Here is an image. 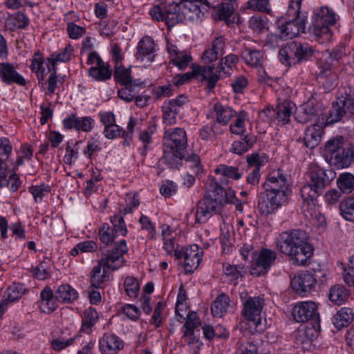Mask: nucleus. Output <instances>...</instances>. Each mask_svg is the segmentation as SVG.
Here are the masks:
<instances>
[{"mask_svg": "<svg viewBox=\"0 0 354 354\" xmlns=\"http://www.w3.org/2000/svg\"><path fill=\"white\" fill-rule=\"evenodd\" d=\"M108 269L102 262L98 261L91 272V285L96 288H102L109 279Z\"/></svg>", "mask_w": 354, "mask_h": 354, "instance_id": "2f4dec72", "label": "nucleus"}, {"mask_svg": "<svg viewBox=\"0 0 354 354\" xmlns=\"http://www.w3.org/2000/svg\"><path fill=\"white\" fill-rule=\"evenodd\" d=\"M239 62L238 57L234 54H229L219 60L218 65L215 68L214 65L207 66H194L193 75L198 78L206 80L207 88L212 90L218 81L223 75H230L234 67Z\"/></svg>", "mask_w": 354, "mask_h": 354, "instance_id": "7ed1b4c3", "label": "nucleus"}, {"mask_svg": "<svg viewBox=\"0 0 354 354\" xmlns=\"http://www.w3.org/2000/svg\"><path fill=\"white\" fill-rule=\"evenodd\" d=\"M137 50L136 55L137 59L141 62L147 60V62L153 61L155 44L151 37L148 36L143 37L138 43Z\"/></svg>", "mask_w": 354, "mask_h": 354, "instance_id": "393cba45", "label": "nucleus"}, {"mask_svg": "<svg viewBox=\"0 0 354 354\" xmlns=\"http://www.w3.org/2000/svg\"><path fill=\"white\" fill-rule=\"evenodd\" d=\"M335 22V12L328 7H322L314 13L310 31L317 38L322 39V42L328 41L332 37L330 26H333Z\"/></svg>", "mask_w": 354, "mask_h": 354, "instance_id": "423d86ee", "label": "nucleus"}, {"mask_svg": "<svg viewBox=\"0 0 354 354\" xmlns=\"http://www.w3.org/2000/svg\"><path fill=\"white\" fill-rule=\"evenodd\" d=\"M0 76L2 81L8 84L15 83L24 86L26 83V80L9 63L0 64Z\"/></svg>", "mask_w": 354, "mask_h": 354, "instance_id": "a878e982", "label": "nucleus"}, {"mask_svg": "<svg viewBox=\"0 0 354 354\" xmlns=\"http://www.w3.org/2000/svg\"><path fill=\"white\" fill-rule=\"evenodd\" d=\"M185 153L182 151L180 152V155H177L176 150L165 148L162 160L171 169H178L181 165L182 160L185 158Z\"/></svg>", "mask_w": 354, "mask_h": 354, "instance_id": "58836bf2", "label": "nucleus"}, {"mask_svg": "<svg viewBox=\"0 0 354 354\" xmlns=\"http://www.w3.org/2000/svg\"><path fill=\"white\" fill-rule=\"evenodd\" d=\"M184 159L186 166L192 169L194 174L198 175L202 171L201 161L198 155L192 154L187 157L185 156Z\"/></svg>", "mask_w": 354, "mask_h": 354, "instance_id": "69168bd1", "label": "nucleus"}, {"mask_svg": "<svg viewBox=\"0 0 354 354\" xmlns=\"http://www.w3.org/2000/svg\"><path fill=\"white\" fill-rule=\"evenodd\" d=\"M283 203L274 204L268 197L258 203V209L261 214H270Z\"/></svg>", "mask_w": 354, "mask_h": 354, "instance_id": "0e129e2a", "label": "nucleus"}, {"mask_svg": "<svg viewBox=\"0 0 354 354\" xmlns=\"http://www.w3.org/2000/svg\"><path fill=\"white\" fill-rule=\"evenodd\" d=\"M339 209L342 216L348 221H354V198L347 197L343 199Z\"/></svg>", "mask_w": 354, "mask_h": 354, "instance_id": "37998d69", "label": "nucleus"}, {"mask_svg": "<svg viewBox=\"0 0 354 354\" xmlns=\"http://www.w3.org/2000/svg\"><path fill=\"white\" fill-rule=\"evenodd\" d=\"M97 245L93 241H84L77 243L70 252L75 257L80 253L92 252L97 250Z\"/></svg>", "mask_w": 354, "mask_h": 354, "instance_id": "603ef678", "label": "nucleus"}, {"mask_svg": "<svg viewBox=\"0 0 354 354\" xmlns=\"http://www.w3.org/2000/svg\"><path fill=\"white\" fill-rule=\"evenodd\" d=\"M277 258L274 250L263 248L255 254L251 264V274L260 276L268 272Z\"/></svg>", "mask_w": 354, "mask_h": 354, "instance_id": "ddd939ff", "label": "nucleus"}, {"mask_svg": "<svg viewBox=\"0 0 354 354\" xmlns=\"http://www.w3.org/2000/svg\"><path fill=\"white\" fill-rule=\"evenodd\" d=\"M337 185L342 192L351 193L354 190V175L351 173L341 174L337 180Z\"/></svg>", "mask_w": 354, "mask_h": 354, "instance_id": "a18cd8bd", "label": "nucleus"}, {"mask_svg": "<svg viewBox=\"0 0 354 354\" xmlns=\"http://www.w3.org/2000/svg\"><path fill=\"white\" fill-rule=\"evenodd\" d=\"M313 53L309 44L292 41L280 49L279 56L284 64L292 66L308 60Z\"/></svg>", "mask_w": 354, "mask_h": 354, "instance_id": "6e6552de", "label": "nucleus"}, {"mask_svg": "<svg viewBox=\"0 0 354 354\" xmlns=\"http://www.w3.org/2000/svg\"><path fill=\"white\" fill-rule=\"evenodd\" d=\"M89 75L97 81H105L111 77V71L108 64L102 63L100 66H93L89 69Z\"/></svg>", "mask_w": 354, "mask_h": 354, "instance_id": "49530a36", "label": "nucleus"}, {"mask_svg": "<svg viewBox=\"0 0 354 354\" xmlns=\"http://www.w3.org/2000/svg\"><path fill=\"white\" fill-rule=\"evenodd\" d=\"M249 26L255 32H261L268 28V19L265 17L255 15L250 18Z\"/></svg>", "mask_w": 354, "mask_h": 354, "instance_id": "bf43d9fd", "label": "nucleus"}, {"mask_svg": "<svg viewBox=\"0 0 354 354\" xmlns=\"http://www.w3.org/2000/svg\"><path fill=\"white\" fill-rule=\"evenodd\" d=\"M342 55V52L339 48L333 49L332 51L328 50L323 55L321 64L316 72L317 78L322 84L328 86L335 84L337 75L332 71V68L337 64Z\"/></svg>", "mask_w": 354, "mask_h": 354, "instance_id": "1a4fd4ad", "label": "nucleus"}, {"mask_svg": "<svg viewBox=\"0 0 354 354\" xmlns=\"http://www.w3.org/2000/svg\"><path fill=\"white\" fill-rule=\"evenodd\" d=\"M128 251L125 241H120L117 243L113 249L108 254L104 259L100 260L108 269L115 270L122 268L124 264L123 255Z\"/></svg>", "mask_w": 354, "mask_h": 354, "instance_id": "f3484780", "label": "nucleus"}, {"mask_svg": "<svg viewBox=\"0 0 354 354\" xmlns=\"http://www.w3.org/2000/svg\"><path fill=\"white\" fill-rule=\"evenodd\" d=\"M242 59L248 65L254 67H262L264 55L260 50L245 48L241 53Z\"/></svg>", "mask_w": 354, "mask_h": 354, "instance_id": "473e14b6", "label": "nucleus"}, {"mask_svg": "<svg viewBox=\"0 0 354 354\" xmlns=\"http://www.w3.org/2000/svg\"><path fill=\"white\" fill-rule=\"evenodd\" d=\"M98 319V314L93 308H88L84 311L81 330L85 333H90Z\"/></svg>", "mask_w": 354, "mask_h": 354, "instance_id": "a19ab883", "label": "nucleus"}, {"mask_svg": "<svg viewBox=\"0 0 354 354\" xmlns=\"http://www.w3.org/2000/svg\"><path fill=\"white\" fill-rule=\"evenodd\" d=\"M354 320V312L348 307L341 308L333 317V324L337 329L347 327Z\"/></svg>", "mask_w": 354, "mask_h": 354, "instance_id": "7c9ffc66", "label": "nucleus"}, {"mask_svg": "<svg viewBox=\"0 0 354 354\" xmlns=\"http://www.w3.org/2000/svg\"><path fill=\"white\" fill-rule=\"evenodd\" d=\"M29 190L33 196L35 202L38 203L41 202L43 197L50 192V187L48 185H41L39 186H31Z\"/></svg>", "mask_w": 354, "mask_h": 354, "instance_id": "774afa93", "label": "nucleus"}, {"mask_svg": "<svg viewBox=\"0 0 354 354\" xmlns=\"http://www.w3.org/2000/svg\"><path fill=\"white\" fill-rule=\"evenodd\" d=\"M162 109L163 123L167 126L176 124V115L178 114L179 111L176 108L175 105L171 103H165L162 106Z\"/></svg>", "mask_w": 354, "mask_h": 354, "instance_id": "de8ad7c7", "label": "nucleus"}, {"mask_svg": "<svg viewBox=\"0 0 354 354\" xmlns=\"http://www.w3.org/2000/svg\"><path fill=\"white\" fill-rule=\"evenodd\" d=\"M50 268L48 261H44L38 266L33 268L32 273L34 277L38 280H45L50 276Z\"/></svg>", "mask_w": 354, "mask_h": 354, "instance_id": "6e6d98bb", "label": "nucleus"}, {"mask_svg": "<svg viewBox=\"0 0 354 354\" xmlns=\"http://www.w3.org/2000/svg\"><path fill=\"white\" fill-rule=\"evenodd\" d=\"M335 173L332 169L315 168L310 173V183L323 192L324 188L334 179Z\"/></svg>", "mask_w": 354, "mask_h": 354, "instance_id": "4be33fe9", "label": "nucleus"}, {"mask_svg": "<svg viewBox=\"0 0 354 354\" xmlns=\"http://www.w3.org/2000/svg\"><path fill=\"white\" fill-rule=\"evenodd\" d=\"M315 283L316 279L312 274L308 272H301L292 278L290 284L295 292L301 294L311 291Z\"/></svg>", "mask_w": 354, "mask_h": 354, "instance_id": "412c9836", "label": "nucleus"}, {"mask_svg": "<svg viewBox=\"0 0 354 354\" xmlns=\"http://www.w3.org/2000/svg\"><path fill=\"white\" fill-rule=\"evenodd\" d=\"M124 288L129 297L136 298L140 290V283L135 277H127L124 281Z\"/></svg>", "mask_w": 354, "mask_h": 354, "instance_id": "5fc2aeb1", "label": "nucleus"}, {"mask_svg": "<svg viewBox=\"0 0 354 354\" xmlns=\"http://www.w3.org/2000/svg\"><path fill=\"white\" fill-rule=\"evenodd\" d=\"M345 104L343 95L338 97L336 101L333 102L328 115L324 114L325 116V125L333 124L342 120L343 117L348 113Z\"/></svg>", "mask_w": 354, "mask_h": 354, "instance_id": "b1692460", "label": "nucleus"}, {"mask_svg": "<svg viewBox=\"0 0 354 354\" xmlns=\"http://www.w3.org/2000/svg\"><path fill=\"white\" fill-rule=\"evenodd\" d=\"M292 316L297 322L317 321L319 318L318 304L313 301L299 302L292 308Z\"/></svg>", "mask_w": 354, "mask_h": 354, "instance_id": "dca6fc26", "label": "nucleus"}, {"mask_svg": "<svg viewBox=\"0 0 354 354\" xmlns=\"http://www.w3.org/2000/svg\"><path fill=\"white\" fill-rule=\"evenodd\" d=\"M230 298L226 295H219L212 305L211 310L214 317H222L228 310L230 304Z\"/></svg>", "mask_w": 354, "mask_h": 354, "instance_id": "4c0bfd02", "label": "nucleus"}, {"mask_svg": "<svg viewBox=\"0 0 354 354\" xmlns=\"http://www.w3.org/2000/svg\"><path fill=\"white\" fill-rule=\"evenodd\" d=\"M167 50L170 55L171 62L179 69H185L190 62L192 57L187 53L180 51L177 46L168 43Z\"/></svg>", "mask_w": 354, "mask_h": 354, "instance_id": "cd10ccee", "label": "nucleus"}, {"mask_svg": "<svg viewBox=\"0 0 354 354\" xmlns=\"http://www.w3.org/2000/svg\"><path fill=\"white\" fill-rule=\"evenodd\" d=\"M77 337L78 335H75L68 339L54 337L50 341V348L55 351L60 352L72 346Z\"/></svg>", "mask_w": 354, "mask_h": 354, "instance_id": "8fccbe9b", "label": "nucleus"}, {"mask_svg": "<svg viewBox=\"0 0 354 354\" xmlns=\"http://www.w3.org/2000/svg\"><path fill=\"white\" fill-rule=\"evenodd\" d=\"M127 230L125 223H103L99 227L100 241L109 245L118 236H124Z\"/></svg>", "mask_w": 354, "mask_h": 354, "instance_id": "6ab92c4d", "label": "nucleus"}, {"mask_svg": "<svg viewBox=\"0 0 354 354\" xmlns=\"http://www.w3.org/2000/svg\"><path fill=\"white\" fill-rule=\"evenodd\" d=\"M245 272V267L242 264L234 265L229 263L223 264V273L228 281L236 282L243 277Z\"/></svg>", "mask_w": 354, "mask_h": 354, "instance_id": "72a5a7b5", "label": "nucleus"}, {"mask_svg": "<svg viewBox=\"0 0 354 354\" xmlns=\"http://www.w3.org/2000/svg\"><path fill=\"white\" fill-rule=\"evenodd\" d=\"M167 315L166 304L164 301H160L156 306L152 316V323L156 326H159Z\"/></svg>", "mask_w": 354, "mask_h": 354, "instance_id": "052dcab7", "label": "nucleus"}, {"mask_svg": "<svg viewBox=\"0 0 354 354\" xmlns=\"http://www.w3.org/2000/svg\"><path fill=\"white\" fill-rule=\"evenodd\" d=\"M295 120L302 124L314 121V124L322 123L325 120V116L318 103L308 101L301 104L295 111Z\"/></svg>", "mask_w": 354, "mask_h": 354, "instance_id": "f8f14e48", "label": "nucleus"}, {"mask_svg": "<svg viewBox=\"0 0 354 354\" xmlns=\"http://www.w3.org/2000/svg\"><path fill=\"white\" fill-rule=\"evenodd\" d=\"M276 118L279 122L286 124L289 121V118L292 114V110L288 103L284 102L277 106Z\"/></svg>", "mask_w": 354, "mask_h": 354, "instance_id": "680f3d73", "label": "nucleus"}, {"mask_svg": "<svg viewBox=\"0 0 354 354\" xmlns=\"http://www.w3.org/2000/svg\"><path fill=\"white\" fill-rule=\"evenodd\" d=\"M73 52V48L71 45H68L63 51L55 55L52 54L50 57L47 59L49 62V65L50 68H53V66H55V64L57 62H66L69 61L71 56Z\"/></svg>", "mask_w": 354, "mask_h": 354, "instance_id": "3c124183", "label": "nucleus"}, {"mask_svg": "<svg viewBox=\"0 0 354 354\" xmlns=\"http://www.w3.org/2000/svg\"><path fill=\"white\" fill-rule=\"evenodd\" d=\"M240 298L243 305V313L248 321L252 333H261L266 325L262 319L263 300L260 297H249L247 292H242Z\"/></svg>", "mask_w": 354, "mask_h": 354, "instance_id": "39448f33", "label": "nucleus"}, {"mask_svg": "<svg viewBox=\"0 0 354 354\" xmlns=\"http://www.w3.org/2000/svg\"><path fill=\"white\" fill-rule=\"evenodd\" d=\"M255 142L256 138L254 136L247 135L240 140L234 141L231 151L236 154L241 155L250 149Z\"/></svg>", "mask_w": 354, "mask_h": 354, "instance_id": "ea45409f", "label": "nucleus"}, {"mask_svg": "<svg viewBox=\"0 0 354 354\" xmlns=\"http://www.w3.org/2000/svg\"><path fill=\"white\" fill-rule=\"evenodd\" d=\"M99 346L102 354H116L123 348L124 342L116 335L106 333L99 340Z\"/></svg>", "mask_w": 354, "mask_h": 354, "instance_id": "5701e85b", "label": "nucleus"}, {"mask_svg": "<svg viewBox=\"0 0 354 354\" xmlns=\"http://www.w3.org/2000/svg\"><path fill=\"white\" fill-rule=\"evenodd\" d=\"M325 126L324 123L313 124L306 130L304 140L306 147L313 149L319 145Z\"/></svg>", "mask_w": 354, "mask_h": 354, "instance_id": "bb28decb", "label": "nucleus"}, {"mask_svg": "<svg viewBox=\"0 0 354 354\" xmlns=\"http://www.w3.org/2000/svg\"><path fill=\"white\" fill-rule=\"evenodd\" d=\"M246 160L250 167H254V169H260V167L268 162L267 156L262 153H254L246 156Z\"/></svg>", "mask_w": 354, "mask_h": 354, "instance_id": "e2e57ef3", "label": "nucleus"}, {"mask_svg": "<svg viewBox=\"0 0 354 354\" xmlns=\"http://www.w3.org/2000/svg\"><path fill=\"white\" fill-rule=\"evenodd\" d=\"M187 144V135L183 128H174L165 131L163 145L165 148L176 150L177 155L185 151Z\"/></svg>", "mask_w": 354, "mask_h": 354, "instance_id": "4468645a", "label": "nucleus"}, {"mask_svg": "<svg viewBox=\"0 0 354 354\" xmlns=\"http://www.w3.org/2000/svg\"><path fill=\"white\" fill-rule=\"evenodd\" d=\"M277 244L279 250L296 266H305L313 255L314 248L310 243L309 236L301 230L282 232Z\"/></svg>", "mask_w": 354, "mask_h": 354, "instance_id": "f257e3e1", "label": "nucleus"}, {"mask_svg": "<svg viewBox=\"0 0 354 354\" xmlns=\"http://www.w3.org/2000/svg\"><path fill=\"white\" fill-rule=\"evenodd\" d=\"M24 291V286L21 283H14L6 290L4 295V299L12 302L18 300Z\"/></svg>", "mask_w": 354, "mask_h": 354, "instance_id": "864d4df0", "label": "nucleus"}, {"mask_svg": "<svg viewBox=\"0 0 354 354\" xmlns=\"http://www.w3.org/2000/svg\"><path fill=\"white\" fill-rule=\"evenodd\" d=\"M318 329L311 324L301 325L295 333V339L297 344L304 350H312L315 347L314 341L319 335Z\"/></svg>", "mask_w": 354, "mask_h": 354, "instance_id": "a211bd4d", "label": "nucleus"}, {"mask_svg": "<svg viewBox=\"0 0 354 354\" xmlns=\"http://www.w3.org/2000/svg\"><path fill=\"white\" fill-rule=\"evenodd\" d=\"M183 12L185 17L191 21H194L200 18L201 10L197 3L187 2L184 5V10Z\"/></svg>", "mask_w": 354, "mask_h": 354, "instance_id": "4d7b16f0", "label": "nucleus"}, {"mask_svg": "<svg viewBox=\"0 0 354 354\" xmlns=\"http://www.w3.org/2000/svg\"><path fill=\"white\" fill-rule=\"evenodd\" d=\"M124 87L118 92V97L126 102H131L136 95L144 88L142 82H133L128 85H123Z\"/></svg>", "mask_w": 354, "mask_h": 354, "instance_id": "f704fd0d", "label": "nucleus"}, {"mask_svg": "<svg viewBox=\"0 0 354 354\" xmlns=\"http://www.w3.org/2000/svg\"><path fill=\"white\" fill-rule=\"evenodd\" d=\"M180 3L173 1L171 3L154 6L149 11L153 20L165 21L168 29L182 21L180 15Z\"/></svg>", "mask_w": 354, "mask_h": 354, "instance_id": "9d476101", "label": "nucleus"}, {"mask_svg": "<svg viewBox=\"0 0 354 354\" xmlns=\"http://www.w3.org/2000/svg\"><path fill=\"white\" fill-rule=\"evenodd\" d=\"M53 290L49 287H45L40 292L39 308L46 314L53 313L57 308Z\"/></svg>", "mask_w": 354, "mask_h": 354, "instance_id": "c85d7f7f", "label": "nucleus"}, {"mask_svg": "<svg viewBox=\"0 0 354 354\" xmlns=\"http://www.w3.org/2000/svg\"><path fill=\"white\" fill-rule=\"evenodd\" d=\"M300 193L304 201L302 212L304 218L309 221H313L314 218H317L314 208V201L322 192L315 187L312 186L311 183H308L301 187Z\"/></svg>", "mask_w": 354, "mask_h": 354, "instance_id": "2eb2a0df", "label": "nucleus"}, {"mask_svg": "<svg viewBox=\"0 0 354 354\" xmlns=\"http://www.w3.org/2000/svg\"><path fill=\"white\" fill-rule=\"evenodd\" d=\"M206 195L219 204L234 203V200H236L234 198V192L232 189L221 186L214 178L210 179Z\"/></svg>", "mask_w": 354, "mask_h": 354, "instance_id": "aec40b11", "label": "nucleus"}, {"mask_svg": "<svg viewBox=\"0 0 354 354\" xmlns=\"http://www.w3.org/2000/svg\"><path fill=\"white\" fill-rule=\"evenodd\" d=\"M348 295V292L344 286L335 285L330 288L328 298L333 304L341 305L346 301Z\"/></svg>", "mask_w": 354, "mask_h": 354, "instance_id": "79ce46f5", "label": "nucleus"}, {"mask_svg": "<svg viewBox=\"0 0 354 354\" xmlns=\"http://www.w3.org/2000/svg\"><path fill=\"white\" fill-rule=\"evenodd\" d=\"M215 173L221 174L225 177L238 180L241 178L242 174L236 167L227 166L225 165H219L216 169Z\"/></svg>", "mask_w": 354, "mask_h": 354, "instance_id": "13d9d810", "label": "nucleus"}, {"mask_svg": "<svg viewBox=\"0 0 354 354\" xmlns=\"http://www.w3.org/2000/svg\"><path fill=\"white\" fill-rule=\"evenodd\" d=\"M219 203L215 201L211 197L205 195L204 198L198 204L196 211V221L201 219L203 217L209 218L212 214L216 212L217 205Z\"/></svg>", "mask_w": 354, "mask_h": 354, "instance_id": "c756f323", "label": "nucleus"}, {"mask_svg": "<svg viewBox=\"0 0 354 354\" xmlns=\"http://www.w3.org/2000/svg\"><path fill=\"white\" fill-rule=\"evenodd\" d=\"M113 77L115 82L122 86L130 84L133 82H140L138 80H133L130 68H126L123 66H115Z\"/></svg>", "mask_w": 354, "mask_h": 354, "instance_id": "c03bdc74", "label": "nucleus"}, {"mask_svg": "<svg viewBox=\"0 0 354 354\" xmlns=\"http://www.w3.org/2000/svg\"><path fill=\"white\" fill-rule=\"evenodd\" d=\"M214 112L218 123L226 126L230 120L235 116L236 111L228 106H223L220 103L214 105Z\"/></svg>", "mask_w": 354, "mask_h": 354, "instance_id": "e433bc0d", "label": "nucleus"}, {"mask_svg": "<svg viewBox=\"0 0 354 354\" xmlns=\"http://www.w3.org/2000/svg\"><path fill=\"white\" fill-rule=\"evenodd\" d=\"M235 8L232 3H222L218 10V17L221 20H224L229 24L230 22V17L234 12Z\"/></svg>", "mask_w": 354, "mask_h": 354, "instance_id": "338daca9", "label": "nucleus"}, {"mask_svg": "<svg viewBox=\"0 0 354 354\" xmlns=\"http://www.w3.org/2000/svg\"><path fill=\"white\" fill-rule=\"evenodd\" d=\"M324 157L337 169L347 168L354 161V146L344 142L342 137L330 139L325 145Z\"/></svg>", "mask_w": 354, "mask_h": 354, "instance_id": "f03ea898", "label": "nucleus"}, {"mask_svg": "<svg viewBox=\"0 0 354 354\" xmlns=\"http://www.w3.org/2000/svg\"><path fill=\"white\" fill-rule=\"evenodd\" d=\"M183 339L189 346L193 354H196L200 348L201 343L195 335L194 330L183 328Z\"/></svg>", "mask_w": 354, "mask_h": 354, "instance_id": "09e8293b", "label": "nucleus"}, {"mask_svg": "<svg viewBox=\"0 0 354 354\" xmlns=\"http://www.w3.org/2000/svg\"><path fill=\"white\" fill-rule=\"evenodd\" d=\"M203 250L197 245H191L187 248L176 249L174 256L176 259L183 260L186 272H192L199 266L202 259Z\"/></svg>", "mask_w": 354, "mask_h": 354, "instance_id": "9b49d317", "label": "nucleus"}, {"mask_svg": "<svg viewBox=\"0 0 354 354\" xmlns=\"http://www.w3.org/2000/svg\"><path fill=\"white\" fill-rule=\"evenodd\" d=\"M263 187L266 197H268L274 204L283 203L286 201L288 180L281 170L270 173Z\"/></svg>", "mask_w": 354, "mask_h": 354, "instance_id": "0eeeda50", "label": "nucleus"}, {"mask_svg": "<svg viewBox=\"0 0 354 354\" xmlns=\"http://www.w3.org/2000/svg\"><path fill=\"white\" fill-rule=\"evenodd\" d=\"M78 297V292L72 286L63 284L58 286L55 291V299L63 303H70Z\"/></svg>", "mask_w": 354, "mask_h": 354, "instance_id": "c9c22d12", "label": "nucleus"}, {"mask_svg": "<svg viewBox=\"0 0 354 354\" xmlns=\"http://www.w3.org/2000/svg\"><path fill=\"white\" fill-rule=\"evenodd\" d=\"M301 0H292L288 6L286 21L279 22V29L281 37L284 39H292L299 32H304L307 16L301 13Z\"/></svg>", "mask_w": 354, "mask_h": 354, "instance_id": "20e7f679", "label": "nucleus"}]
</instances>
